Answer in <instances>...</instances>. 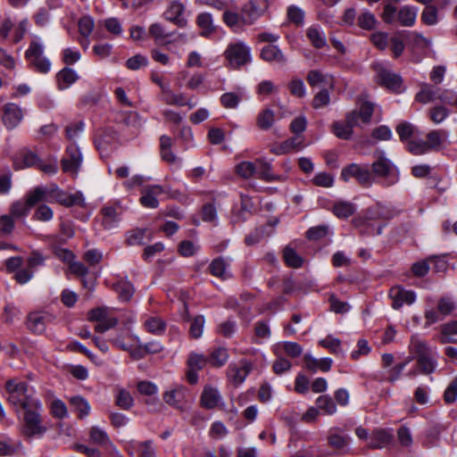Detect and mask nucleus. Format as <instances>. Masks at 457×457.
Here are the masks:
<instances>
[{"label":"nucleus","instance_id":"37998d69","mask_svg":"<svg viewBox=\"0 0 457 457\" xmlns=\"http://www.w3.org/2000/svg\"><path fill=\"white\" fill-rule=\"evenodd\" d=\"M299 147H300V141L298 140V138L291 137V138H288L286 141L282 142L278 145L272 146L270 149V152L275 154L280 155V154H287V153L291 152L292 150H294L295 148H299Z\"/></svg>","mask_w":457,"mask_h":457},{"label":"nucleus","instance_id":"a211bd4d","mask_svg":"<svg viewBox=\"0 0 457 457\" xmlns=\"http://www.w3.org/2000/svg\"><path fill=\"white\" fill-rule=\"evenodd\" d=\"M184 12L185 5L179 1H173L164 12L163 16L167 21L183 28L187 25V20L183 17Z\"/></svg>","mask_w":457,"mask_h":457},{"label":"nucleus","instance_id":"7c9ffc66","mask_svg":"<svg viewBox=\"0 0 457 457\" xmlns=\"http://www.w3.org/2000/svg\"><path fill=\"white\" fill-rule=\"evenodd\" d=\"M152 233L146 228H134L127 233L126 243L128 245H140L145 239H151Z\"/></svg>","mask_w":457,"mask_h":457},{"label":"nucleus","instance_id":"412c9836","mask_svg":"<svg viewBox=\"0 0 457 457\" xmlns=\"http://www.w3.org/2000/svg\"><path fill=\"white\" fill-rule=\"evenodd\" d=\"M350 437L338 428H332L328 430V442L329 445L337 450H344L348 446Z\"/></svg>","mask_w":457,"mask_h":457},{"label":"nucleus","instance_id":"bf43d9fd","mask_svg":"<svg viewBox=\"0 0 457 457\" xmlns=\"http://www.w3.org/2000/svg\"><path fill=\"white\" fill-rule=\"evenodd\" d=\"M288 89L292 96L302 98L306 95V87L300 79H294L288 83Z\"/></svg>","mask_w":457,"mask_h":457},{"label":"nucleus","instance_id":"e2e57ef3","mask_svg":"<svg viewBox=\"0 0 457 457\" xmlns=\"http://www.w3.org/2000/svg\"><path fill=\"white\" fill-rule=\"evenodd\" d=\"M51 413L54 418L62 420L68 416V410L62 400L56 399L51 403Z\"/></svg>","mask_w":457,"mask_h":457},{"label":"nucleus","instance_id":"39448f33","mask_svg":"<svg viewBox=\"0 0 457 457\" xmlns=\"http://www.w3.org/2000/svg\"><path fill=\"white\" fill-rule=\"evenodd\" d=\"M372 69L378 84L393 92H401L403 80L399 75L391 71L387 64L375 62L372 64Z\"/></svg>","mask_w":457,"mask_h":457},{"label":"nucleus","instance_id":"423d86ee","mask_svg":"<svg viewBox=\"0 0 457 457\" xmlns=\"http://www.w3.org/2000/svg\"><path fill=\"white\" fill-rule=\"evenodd\" d=\"M224 57L229 67L238 69L251 62V49L242 41L230 43L224 52Z\"/></svg>","mask_w":457,"mask_h":457},{"label":"nucleus","instance_id":"6ab92c4d","mask_svg":"<svg viewBox=\"0 0 457 457\" xmlns=\"http://www.w3.org/2000/svg\"><path fill=\"white\" fill-rule=\"evenodd\" d=\"M38 159L35 153L28 149H22L13 158V168L15 170H22L36 167L38 163Z\"/></svg>","mask_w":457,"mask_h":457},{"label":"nucleus","instance_id":"49530a36","mask_svg":"<svg viewBox=\"0 0 457 457\" xmlns=\"http://www.w3.org/2000/svg\"><path fill=\"white\" fill-rule=\"evenodd\" d=\"M445 132L442 130H433L427 136L426 145H428V151H438L443 143V137Z\"/></svg>","mask_w":457,"mask_h":457},{"label":"nucleus","instance_id":"680f3d73","mask_svg":"<svg viewBox=\"0 0 457 457\" xmlns=\"http://www.w3.org/2000/svg\"><path fill=\"white\" fill-rule=\"evenodd\" d=\"M240 101L241 96L232 92L225 93L220 96V103L227 109L237 108Z\"/></svg>","mask_w":457,"mask_h":457},{"label":"nucleus","instance_id":"4d7b16f0","mask_svg":"<svg viewBox=\"0 0 457 457\" xmlns=\"http://www.w3.org/2000/svg\"><path fill=\"white\" fill-rule=\"evenodd\" d=\"M146 330L153 334H161L165 329L164 321L158 317H151L145 322Z\"/></svg>","mask_w":457,"mask_h":457},{"label":"nucleus","instance_id":"bb28decb","mask_svg":"<svg viewBox=\"0 0 457 457\" xmlns=\"http://www.w3.org/2000/svg\"><path fill=\"white\" fill-rule=\"evenodd\" d=\"M306 37L312 46L317 49H321L327 45L325 33L318 25L309 27L306 29Z\"/></svg>","mask_w":457,"mask_h":457},{"label":"nucleus","instance_id":"f704fd0d","mask_svg":"<svg viewBox=\"0 0 457 457\" xmlns=\"http://www.w3.org/2000/svg\"><path fill=\"white\" fill-rule=\"evenodd\" d=\"M25 201L30 206L34 207L39 203L47 202L46 187H36L27 193Z\"/></svg>","mask_w":457,"mask_h":457},{"label":"nucleus","instance_id":"58836bf2","mask_svg":"<svg viewBox=\"0 0 457 457\" xmlns=\"http://www.w3.org/2000/svg\"><path fill=\"white\" fill-rule=\"evenodd\" d=\"M70 403L78 413L79 419L87 417L90 412L91 408L88 402L81 396L71 397Z\"/></svg>","mask_w":457,"mask_h":457},{"label":"nucleus","instance_id":"a878e982","mask_svg":"<svg viewBox=\"0 0 457 457\" xmlns=\"http://www.w3.org/2000/svg\"><path fill=\"white\" fill-rule=\"evenodd\" d=\"M304 361L306 368L312 372H316L318 370L327 372L331 369L333 362L328 357L316 359L310 354H305Z\"/></svg>","mask_w":457,"mask_h":457},{"label":"nucleus","instance_id":"f8f14e48","mask_svg":"<svg viewBox=\"0 0 457 457\" xmlns=\"http://www.w3.org/2000/svg\"><path fill=\"white\" fill-rule=\"evenodd\" d=\"M392 299V307L400 309L403 304H412L416 301V294L411 290H406L401 286H395L389 291Z\"/></svg>","mask_w":457,"mask_h":457},{"label":"nucleus","instance_id":"aec40b11","mask_svg":"<svg viewBox=\"0 0 457 457\" xmlns=\"http://www.w3.org/2000/svg\"><path fill=\"white\" fill-rule=\"evenodd\" d=\"M261 58L270 63L285 65L287 58L283 52L275 45H267L261 51Z\"/></svg>","mask_w":457,"mask_h":457},{"label":"nucleus","instance_id":"7ed1b4c3","mask_svg":"<svg viewBox=\"0 0 457 457\" xmlns=\"http://www.w3.org/2000/svg\"><path fill=\"white\" fill-rule=\"evenodd\" d=\"M418 8L403 5L399 10L391 4H386L381 15L384 22L387 24L399 23L403 27H411L415 24Z\"/></svg>","mask_w":457,"mask_h":457},{"label":"nucleus","instance_id":"09e8293b","mask_svg":"<svg viewBox=\"0 0 457 457\" xmlns=\"http://www.w3.org/2000/svg\"><path fill=\"white\" fill-rule=\"evenodd\" d=\"M257 174L256 178L265 181L275 180V176L271 171V165L262 160H256Z\"/></svg>","mask_w":457,"mask_h":457},{"label":"nucleus","instance_id":"774afa93","mask_svg":"<svg viewBox=\"0 0 457 457\" xmlns=\"http://www.w3.org/2000/svg\"><path fill=\"white\" fill-rule=\"evenodd\" d=\"M457 399V376L449 384L444 393V400L446 403L450 404Z\"/></svg>","mask_w":457,"mask_h":457},{"label":"nucleus","instance_id":"8fccbe9b","mask_svg":"<svg viewBox=\"0 0 457 457\" xmlns=\"http://www.w3.org/2000/svg\"><path fill=\"white\" fill-rule=\"evenodd\" d=\"M223 22L229 28L235 29L243 24V13L240 15L237 12L229 11L228 8L223 12Z\"/></svg>","mask_w":457,"mask_h":457},{"label":"nucleus","instance_id":"de8ad7c7","mask_svg":"<svg viewBox=\"0 0 457 457\" xmlns=\"http://www.w3.org/2000/svg\"><path fill=\"white\" fill-rule=\"evenodd\" d=\"M237 173L244 179H249L252 177L256 178L257 167L256 161L252 162H241L236 167Z\"/></svg>","mask_w":457,"mask_h":457},{"label":"nucleus","instance_id":"9d476101","mask_svg":"<svg viewBox=\"0 0 457 457\" xmlns=\"http://www.w3.org/2000/svg\"><path fill=\"white\" fill-rule=\"evenodd\" d=\"M252 369V362L245 359L239 361L237 363H230L227 370L228 379L235 386L241 385Z\"/></svg>","mask_w":457,"mask_h":457},{"label":"nucleus","instance_id":"ddd939ff","mask_svg":"<svg viewBox=\"0 0 457 457\" xmlns=\"http://www.w3.org/2000/svg\"><path fill=\"white\" fill-rule=\"evenodd\" d=\"M160 99L164 104L169 105L176 106H187L189 109H193L195 106V103H192L185 94L175 93L170 87H162V91L160 95Z\"/></svg>","mask_w":457,"mask_h":457},{"label":"nucleus","instance_id":"a19ab883","mask_svg":"<svg viewBox=\"0 0 457 457\" xmlns=\"http://www.w3.org/2000/svg\"><path fill=\"white\" fill-rule=\"evenodd\" d=\"M228 264L221 257L214 259L209 265L210 273L217 278L226 279L228 278L227 272Z\"/></svg>","mask_w":457,"mask_h":457},{"label":"nucleus","instance_id":"9b49d317","mask_svg":"<svg viewBox=\"0 0 457 457\" xmlns=\"http://www.w3.org/2000/svg\"><path fill=\"white\" fill-rule=\"evenodd\" d=\"M82 162V154L75 144H71L66 149V157L62 160V169L64 172L76 174Z\"/></svg>","mask_w":457,"mask_h":457},{"label":"nucleus","instance_id":"c03bdc74","mask_svg":"<svg viewBox=\"0 0 457 457\" xmlns=\"http://www.w3.org/2000/svg\"><path fill=\"white\" fill-rule=\"evenodd\" d=\"M61 205L65 207H71L74 205H84V197L80 192H77L75 194H68L63 191V196H61L59 201L57 202Z\"/></svg>","mask_w":457,"mask_h":457},{"label":"nucleus","instance_id":"1a4fd4ad","mask_svg":"<svg viewBox=\"0 0 457 457\" xmlns=\"http://www.w3.org/2000/svg\"><path fill=\"white\" fill-rule=\"evenodd\" d=\"M208 363L207 356L195 352L189 353L187 360V371L186 374L187 380L189 384L195 385L198 381L197 372L203 370Z\"/></svg>","mask_w":457,"mask_h":457},{"label":"nucleus","instance_id":"dca6fc26","mask_svg":"<svg viewBox=\"0 0 457 457\" xmlns=\"http://www.w3.org/2000/svg\"><path fill=\"white\" fill-rule=\"evenodd\" d=\"M357 125V112L347 113L345 123L337 121L333 124L334 134L342 139H349L353 134V129Z\"/></svg>","mask_w":457,"mask_h":457},{"label":"nucleus","instance_id":"864d4df0","mask_svg":"<svg viewBox=\"0 0 457 457\" xmlns=\"http://www.w3.org/2000/svg\"><path fill=\"white\" fill-rule=\"evenodd\" d=\"M377 20L370 11H364L358 16V25L360 28L371 30L375 28Z\"/></svg>","mask_w":457,"mask_h":457},{"label":"nucleus","instance_id":"6e6d98bb","mask_svg":"<svg viewBox=\"0 0 457 457\" xmlns=\"http://www.w3.org/2000/svg\"><path fill=\"white\" fill-rule=\"evenodd\" d=\"M356 112L357 121L361 119L363 123H368L373 114L374 105L369 101H364L361 104L360 110Z\"/></svg>","mask_w":457,"mask_h":457},{"label":"nucleus","instance_id":"f3484780","mask_svg":"<svg viewBox=\"0 0 457 457\" xmlns=\"http://www.w3.org/2000/svg\"><path fill=\"white\" fill-rule=\"evenodd\" d=\"M163 193V188L159 185H150L142 188L140 204L146 208H157L159 201L157 197Z\"/></svg>","mask_w":457,"mask_h":457},{"label":"nucleus","instance_id":"c9c22d12","mask_svg":"<svg viewBox=\"0 0 457 457\" xmlns=\"http://www.w3.org/2000/svg\"><path fill=\"white\" fill-rule=\"evenodd\" d=\"M149 35L158 44L167 43L166 39L173 35V32L168 31L165 27L159 23H153L148 29Z\"/></svg>","mask_w":457,"mask_h":457},{"label":"nucleus","instance_id":"0e129e2a","mask_svg":"<svg viewBox=\"0 0 457 457\" xmlns=\"http://www.w3.org/2000/svg\"><path fill=\"white\" fill-rule=\"evenodd\" d=\"M421 21L426 25H435L437 22L436 8L432 5H427L421 13Z\"/></svg>","mask_w":457,"mask_h":457},{"label":"nucleus","instance_id":"c756f323","mask_svg":"<svg viewBox=\"0 0 457 457\" xmlns=\"http://www.w3.org/2000/svg\"><path fill=\"white\" fill-rule=\"evenodd\" d=\"M440 89L429 84L423 83L420 90L417 93L415 99L421 104H428L438 99Z\"/></svg>","mask_w":457,"mask_h":457},{"label":"nucleus","instance_id":"4c0bfd02","mask_svg":"<svg viewBox=\"0 0 457 457\" xmlns=\"http://www.w3.org/2000/svg\"><path fill=\"white\" fill-rule=\"evenodd\" d=\"M283 259L286 264L291 268H300L303 263V259L289 245L283 251Z\"/></svg>","mask_w":457,"mask_h":457},{"label":"nucleus","instance_id":"72a5a7b5","mask_svg":"<svg viewBox=\"0 0 457 457\" xmlns=\"http://www.w3.org/2000/svg\"><path fill=\"white\" fill-rule=\"evenodd\" d=\"M88 435L89 440L93 444L101 446H109L112 445L108 434L97 426L91 427Z\"/></svg>","mask_w":457,"mask_h":457},{"label":"nucleus","instance_id":"393cba45","mask_svg":"<svg viewBox=\"0 0 457 457\" xmlns=\"http://www.w3.org/2000/svg\"><path fill=\"white\" fill-rule=\"evenodd\" d=\"M102 224L105 229H112L118 226L120 221V212L114 206H104L101 210Z\"/></svg>","mask_w":457,"mask_h":457},{"label":"nucleus","instance_id":"e433bc0d","mask_svg":"<svg viewBox=\"0 0 457 457\" xmlns=\"http://www.w3.org/2000/svg\"><path fill=\"white\" fill-rule=\"evenodd\" d=\"M115 404L119 408L128 411L134 405V399L128 390L120 388L115 394Z\"/></svg>","mask_w":457,"mask_h":457},{"label":"nucleus","instance_id":"603ef678","mask_svg":"<svg viewBox=\"0 0 457 457\" xmlns=\"http://www.w3.org/2000/svg\"><path fill=\"white\" fill-rule=\"evenodd\" d=\"M205 320L203 315H198L191 320L189 334L191 337L197 339L203 335Z\"/></svg>","mask_w":457,"mask_h":457},{"label":"nucleus","instance_id":"5fc2aeb1","mask_svg":"<svg viewBox=\"0 0 457 457\" xmlns=\"http://www.w3.org/2000/svg\"><path fill=\"white\" fill-rule=\"evenodd\" d=\"M30 209V206L28 204L25 199L23 201H17L12 204L10 208V215L14 218L26 217L29 214Z\"/></svg>","mask_w":457,"mask_h":457},{"label":"nucleus","instance_id":"13d9d810","mask_svg":"<svg viewBox=\"0 0 457 457\" xmlns=\"http://www.w3.org/2000/svg\"><path fill=\"white\" fill-rule=\"evenodd\" d=\"M54 217L53 210L46 204H40L33 214V219L38 221L47 222Z\"/></svg>","mask_w":457,"mask_h":457},{"label":"nucleus","instance_id":"5701e85b","mask_svg":"<svg viewBox=\"0 0 457 457\" xmlns=\"http://www.w3.org/2000/svg\"><path fill=\"white\" fill-rule=\"evenodd\" d=\"M186 389L183 386H175L163 394V401L171 407L181 408L185 399Z\"/></svg>","mask_w":457,"mask_h":457},{"label":"nucleus","instance_id":"338daca9","mask_svg":"<svg viewBox=\"0 0 457 457\" xmlns=\"http://www.w3.org/2000/svg\"><path fill=\"white\" fill-rule=\"evenodd\" d=\"M137 452L138 457H156L155 449L150 440L139 443Z\"/></svg>","mask_w":457,"mask_h":457},{"label":"nucleus","instance_id":"052dcab7","mask_svg":"<svg viewBox=\"0 0 457 457\" xmlns=\"http://www.w3.org/2000/svg\"><path fill=\"white\" fill-rule=\"evenodd\" d=\"M456 309L454 302L449 297H442L437 303V310L445 318Z\"/></svg>","mask_w":457,"mask_h":457},{"label":"nucleus","instance_id":"f257e3e1","mask_svg":"<svg viewBox=\"0 0 457 457\" xmlns=\"http://www.w3.org/2000/svg\"><path fill=\"white\" fill-rule=\"evenodd\" d=\"M6 401L18 416L23 411L21 434L26 437L41 436L46 431L41 412L43 404L28 383L9 379L5 383Z\"/></svg>","mask_w":457,"mask_h":457},{"label":"nucleus","instance_id":"20e7f679","mask_svg":"<svg viewBox=\"0 0 457 457\" xmlns=\"http://www.w3.org/2000/svg\"><path fill=\"white\" fill-rule=\"evenodd\" d=\"M373 180L378 179L384 187H391L399 181V170L393 162L383 154L371 164Z\"/></svg>","mask_w":457,"mask_h":457},{"label":"nucleus","instance_id":"4468645a","mask_svg":"<svg viewBox=\"0 0 457 457\" xmlns=\"http://www.w3.org/2000/svg\"><path fill=\"white\" fill-rule=\"evenodd\" d=\"M23 119V112L20 106L13 103L3 106L2 120L7 129L16 128Z\"/></svg>","mask_w":457,"mask_h":457},{"label":"nucleus","instance_id":"a18cd8bd","mask_svg":"<svg viewBox=\"0 0 457 457\" xmlns=\"http://www.w3.org/2000/svg\"><path fill=\"white\" fill-rule=\"evenodd\" d=\"M319 410L323 411L327 415H332L337 411V405L334 400L328 395H320L316 400Z\"/></svg>","mask_w":457,"mask_h":457},{"label":"nucleus","instance_id":"b1692460","mask_svg":"<svg viewBox=\"0 0 457 457\" xmlns=\"http://www.w3.org/2000/svg\"><path fill=\"white\" fill-rule=\"evenodd\" d=\"M221 397L219 391L212 386H205L201 395V405L208 410L215 408L220 403Z\"/></svg>","mask_w":457,"mask_h":457},{"label":"nucleus","instance_id":"3c124183","mask_svg":"<svg viewBox=\"0 0 457 457\" xmlns=\"http://www.w3.org/2000/svg\"><path fill=\"white\" fill-rule=\"evenodd\" d=\"M257 126L263 130L269 129L274 122V112L270 109L262 111L257 116Z\"/></svg>","mask_w":457,"mask_h":457},{"label":"nucleus","instance_id":"69168bd1","mask_svg":"<svg viewBox=\"0 0 457 457\" xmlns=\"http://www.w3.org/2000/svg\"><path fill=\"white\" fill-rule=\"evenodd\" d=\"M280 347L291 358L299 357L303 353V347L295 342H284Z\"/></svg>","mask_w":457,"mask_h":457},{"label":"nucleus","instance_id":"0eeeda50","mask_svg":"<svg viewBox=\"0 0 457 457\" xmlns=\"http://www.w3.org/2000/svg\"><path fill=\"white\" fill-rule=\"evenodd\" d=\"M340 178L345 182L354 179L358 184L364 187H370L373 184V176L368 165L348 164L342 169Z\"/></svg>","mask_w":457,"mask_h":457},{"label":"nucleus","instance_id":"f03ea898","mask_svg":"<svg viewBox=\"0 0 457 457\" xmlns=\"http://www.w3.org/2000/svg\"><path fill=\"white\" fill-rule=\"evenodd\" d=\"M410 349L417 355V363L421 373L429 375L436 370L437 365L436 350L416 337H411Z\"/></svg>","mask_w":457,"mask_h":457},{"label":"nucleus","instance_id":"ea45409f","mask_svg":"<svg viewBox=\"0 0 457 457\" xmlns=\"http://www.w3.org/2000/svg\"><path fill=\"white\" fill-rule=\"evenodd\" d=\"M319 345L323 348L328 349L331 353L335 355H343V350L341 348V340L334 337L331 335L327 336L325 338L319 341Z\"/></svg>","mask_w":457,"mask_h":457},{"label":"nucleus","instance_id":"4be33fe9","mask_svg":"<svg viewBox=\"0 0 457 457\" xmlns=\"http://www.w3.org/2000/svg\"><path fill=\"white\" fill-rule=\"evenodd\" d=\"M393 440V435L386 429L374 430L369 442L371 449H381L388 445Z\"/></svg>","mask_w":457,"mask_h":457},{"label":"nucleus","instance_id":"cd10ccee","mask_svg":"<svg viewBox=\"0 0 457 457\" xmlns=\"http://www.w3.org/2000/svg\"><path fill=\"white\" fill-rule=\"evenodd\" d=\"M196 24L201 29L200 35L209 37L215 31L212 16L209 12H201L196 17Z\"/></svg>","mask_w":457,"mask_h":457},{"label":"nucleus","instance_id":"c85d7f7f","mask_svg":"<svg viewBox=\"0 0 457 457\" xmlns=\"http://www.w3.org/2000/svg\"><path fill=\"white\" fill-rule=\"evenodd\" d=\"M228 349L225 347H217L210 350L207 356L208 363L214 368H220L226 364L228 360Z\"/></svg>","mask_w":457,"mask_h":457},{"label":"nucleus","instance_id":"2eb2a0df","mask_svg":"<svg viewBox=\"0 0 457 457\" xmlns=\"http://www.w3.org/2000/svg\"><path fill=\"white\" fill-rule=\"evenodd\" d=\"M266 8L267 4L264 0H251L242 11L243 24H253L259 17L264 13Z\"/></svg>","mask_w":457,"mask_h":457},{"label":"nucleus","instance_id":"473e14b6","mask_svg":"<svg viewBox=\"0 0 457 457\" xmlns=\"http://www.w3.org/2000/svg\"><path fill=\"white\" fill-rule=\"evenodd\" d=\"M78 75L76 71L71 68H64L57 73V82L60 90L68 88L77 79Z\"/></svg>","mask_w":457,"mask_h":457},{"label":"nucleus","instance_id":"2f4dec72","mask_svg":"<svg viewBox=\"0 0 457 457\" xmlns=\"http://www.w3.org/2000/svg\"><path fill=\"white\" fill-rule=\"evenodd\" d=\"M113 289L118 294L119 299L122 302H129L135 292L133 285L127 279H120L113 284Z\"/></svg>","mask_w":457,"mask_h":457},{"label":"nucleus","instance_id":"6e6552de","mask_svg":"<svg viewBox=\"0 0 457 457\" xmlns=\"http://www.w3.org/2000/svg\"><path fill=\"white\" fill-rule=\"evenodd\" d=\"M44 46L41 43L34 40L30 43L25 53L26 58L32 64L35 70L41 73H47L50 71L51 63L48 59L43 56Z\"/></svg>","mask_w":457,"mask_h":457},{"label":"nucleus","instance_id":"79ce46f5","mask_svg":"<svg viewBox=\"0 0 457 457\" xmlns=\"http://www.w3.org/2000/svg\"><path fill=\"white\" fill-rule=\"evenodd\" d=\"M355 206L350 202L340 201L334 204L333 212L340 219H345L352 216L355 212Z\"/></svg>","mask_w":457,"mask_h":457}]
</instances>
